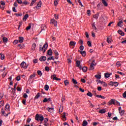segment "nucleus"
Segmentation results:
<instances>
[{
    "instance_id": "f257e3e1",
    "label": "nucleus",
    "mask_w": 126,
    "mask_h": 126,
    "mask_svg": "<svg viewBox=\"0 0 126 126\" xmlns=\"http://www.w3.org/2000/svg\"><path fill=\"white\" fill-rule=\"evenodd\" d=\"M48 43H45L43 46L42 47V46H40L39 48L40 52H42L43 53H45L46 51H47V49H48Z\"/></svg>"
},
{
    "instance_id": "f03ea898",
    "label": "nucleus",
    "mask_w": 126,
    "mask_h": 126,
    "mask_svg": "<svg viewBox=\"0 0 126 126\" xmlns=\"http://www.w3.org/2000/svg\"><path fill=\"white\" fill-rule=\"evenodd\" d=\"M35 120L36 121H38V122H39V120L40 121V122H43L44 121V116L37 114L35 115Z\"/></svg>"
},
{
    "instance_id": "7ed1b4c3",
    "label": "nucleus",
    "mask_w": 126,
    "mask_h": 126,
    "mask_svg": "<svg viewBox=\"0 0 126 126\" xmlns=\"http://www.w3.org/2000/svg\"><path fill=\"white\" fill-rule=\"evenodd\" d=\"M20 66L21 68H24V69H26V68L28 67V65H27V64H26V63H25V62H23L21 63Z\"/></svg>"
},
{
    "instance_id": "20e7f679",
    "label": "nucleus",
    "mask_w": 126,
    "mask_h": 126,
    "mask_svg": "<svg viewBox=\"0 0 126 126\" xmlns=\"http://www.w3.org/2000/svg\"><path fill=\"white\" fill-rule=\"evenodd\" d=\"M1 112L3 115V116H4V117H7L8 116V115H9V114H10V112H7V113H6V111H4V110H3V109H2L1 110Z\"/></svg>"
},
{
    "instance_id": "39448f33",
    "label": "nucleus",
    "mask_w": 126,
    "mask_h": 126,
    "mask_svg": "<svg viewBox=\"0 0 126 126\" xmlns=\"http://www.w3.org/2000/svg\"><path fill=\"white\" fill-rule=\"evenodd\" d=\"M10 106H9V104H6L5 106V112H9Z\"/></svg>"
},
{
    "instance_id": "423d86ee",
    "label": "nucleus",
    "mask_w": 126,
    "mask_h": 126,
    "mask_svg": "<svg viewBox=\"0 0 126 126\" xmlns=\"http://www.w3.org/2000/svg\"><path fill=\"white\" fill-rule=\"evenodd\" d=\"M41 6H42V1H39L37 3V6L36 7H34L33 8H37V9H39L40 7H41Z\"/></svg>"
},
{
    "instance_id": "0eeeda50",
    "label": "nucleus",
    "mask_w": 126,
    "mask_h": 126,
    "mask_svg": "<svg viewBox=\"0 0 126 126\" xmlns=\"http://www.w3.org/2000/svg\"><path fill=\"white\" fill-rule=\"evenodd\" d=\"M96 65V63H92L91 64V65L90 66V70H93V69H94V66H95Z\"/></svg>"
},
{
    "instance_id": "6e6552de",
    "label": "nucleus",
    "mask_w": 126,
    "mask_h": 126,
    "mask_svg": "<svg viewBox=\"0 0 126 126\" xmlns=\"http://www.w3.org/2000/svg\"><path fill=\"white\" fill-rule=\"evenodd\" d=\"M51 23L54 25V26L57 27L58 26V22L55 20V19H53L51 20Z\"/></svg>"
},
{
    "instance_id": "1a4fd4ad",
    "label": "nucleus",
    "mask_w": 126,
    "mask_h": 126,
    "mask_svg": "<svg viewBox=\"0 0 126 126\" xmlns=\"http://www.w3.org/2000/svg\"><path fill=\"white\" fill-rule=\"evenodd\" d=\"M116 101L117 100H115L114 99H112L109 101V105H113V104L114 105H116Z\"/></svg>"
},
{
    "instance_id": "9d476101",
    "label": "nucleus",
    "mask_w": 126,
    "mask_h": 126,
    "mask_svg": "<svg viewBox=\"0 0 126 126\" xmlns=\"http://www.w3.org/2000/svg\"><path fill=\"white\" fill-rule=\"evenodd\" d=\"M1 37L2 38V40L4 43H7L8 39L5 37H3V34H2Z\"/></svg>"
},
{
    "instance_id": "9b49d317",
    "label": "nucleus",
    "mask_w": 126,
    "mask_h": 126,
    "mask_svg": "<svg viewBox=\"0 0 126 126\" xmlns=\"http://www.w3.org/2000/svg\"><path fill=\"white\" fill-rule=\"evenodd\" d=\"M111 75H112V73H105L104 74V77L105 78H109V77H110V76H111Z\"/></svg>"
},
{
    "instance_id": "f8f14e48",
    "label": "nucleus",
    "mask_w": 126,
    "mask_h": 126,
    "mask_svg": "<svg viewBox=\"0 0 126 126\" xmlns=\"http://www.w3.org/2000/svg\"><path fill=\"white\" fill-rule=\"evenodd\" d=\"M50 101H51V97H49L48 98H45L43 100V103H47V102H50Z\"/></svg>"
},
{
    "instance_id": "ddd939ff",
    "label": "nucleus",
    "mask_w": 126,
    "mask_h": 126,
    "mask_svg": "<svg viewBox=\"0 0 126 126\" xmlns=\"http://www.w3.org/2000/svg\"><path fill=\"white\" fill-rule=\"evenodd\" d=\"M46 60H47V57H45V56H42L41 57L40 59L39 60L41 62H45V61H46Z\"/></svg>"
},
{
    "instance_id": "4468645a",
    "label": "nucleus",
    "mask_w": 126,
    "mask_h": 126,
    "mask_svg": "<svg viewBox=\"0 0 126 126\" xmlns=\"http://www.w3.org/2000/svg\"><path fill=\"white\" fill-rule=\"evenodd\" d=\"M24 40V38L23 37H19V43H23V41Z\"/></svg>"
},
{
    "instance_id": "2eb2a0df",
    "label": "nucleus",
    "mask_w": 126,
    "mask_h": 126,
    "mask_svg": "<svg viewBox=\"0 0 126 126\" xmlns=\"http://www.w3.org/2000/svg\"><path fill=\"white\" fill-rule=\"evenodd\" d=\"M28 17H29V15H28V14H26L23 18V21H26V20H27V18H28Z\"/></svg>"
},
{
    "instance_id": "dca6fc26",
    "label": "nucleus",
    "mask_w": 126,
    "mask_h": 126,
    "mask_svg": "<svg viewBox=\"0 0 126 126\" xmlns=\"http://www.w3.org/2000/svg\"><path fill=\"white\" fill-rule=\"evenodd\" d=\"M123 23H124L123 22V21H119L118 24V26H119V27H123V26H124V25H123Z\"/></svg>"
},
{
    "instance_id": "f3484780",
    "label": "nucleus",
    "mask_w": 126,
    "mask_h": 126,
    "mask_svg": "<svg viewBox=\"0 0 126 126\" xmlns=\"http://www.w3.org/2000/svg\"><path fill=\"white\" fill-rule=\"evenodd\" d=\"M70 46H74L76 45V42L75 41H70L69 43Z\"/></svg>"
},
{
    "instance_id": "a211bd4d",
    "label": "nucleus",
    "mask_w": 126,
    "mask_h": 126,
    "mask_svg": "<svg viewBox=\"0 0 126 126\" xmlns=\"http://www.w3.org/2000/svg\"><path fill=\"white\" fill-rule=\"evenodd\" d=\"M102 2L104 6H108V3L106 1V0H102Z\"/></svg>"
},
{
    "instance_id": "6ab92c4d",
    "label": "nucleus",
    "mask_w": 126,
    "mask_h": 126,
    "mask_svg": "<svg viewBox=\"0 0 126 126\" xmlns=\"http://www.w3.org/2000/svg\"><path fill=\"white\" fill-rule=\"evenodd\" d=\"M47 110L48 111V112H50V113H53V112H54V108L48 107L47 108Z\"/></svg>"
},
{
    "instance_id": "aec40b11",
    "label": "nucleus",
    "mask_w": 126,
    "mask_h": 126,
    "mask_svg": "<svg viewBox=\"0 0 126 126\" xmlns=\"http://www.w3.org/2000/svg\"><path fill=\"white\" fill-rule=\"evenodd\" d=\"M122 65V62L118 61L116 63V66L117 67H120Z\"/></svg>"
},
{
    "instance_id": "412c9836",
    "label": "nucleus",
    "mask_w": 126,
    "mask_h": 126,
    "mask_svg": "<svg viewBox=\"0 0 126 126\" xmlns=\"http://www.w3.org/2000/svg\"><path fill=\"white\" fill-rule=\"evenodd\" d=\"M118 32L121 36H125V33L122 30H119Z\"/></svg>"
},
{
    "instance_id": "4be33fe9",
    "label": "nucleus",
    "mask_w": 126,
    "mask_h": 126,
    "mask_svg": "<svg viewBox=\"0 0 126 126\" xmlns=\"http://www.w3.org/2000/svg\"><path fill=\"white\" fill-rule=\"evenodd\" d=\"M88 125V122L86 120H84L82 124V126H87Z\"/></svg>"
},
{
    "instance_id": "5701e85b",
    "label": "nucleus",
    "mask_w": 126,
    "mask_h": 126,
    "mask_svg": "<svg viewBox=\"0 0 126 126\" xmlns=\"http://www.w3.org/2000/svg\"><path fill=\"white\" fill-rule=\"evenodd\" d=\"M63 111V106H60V107L59 108V114H62Z\"/></svg>"
},
{
    "instance_id": "b1692460",
    "label": "nucleus",
    "mask_w": 126,
    "mask_h": 126,
    "mask_svg": "<svg viewBox=\"0 0 126 126\" xmlns=\"http://www.w3.org/2000/svg\"><path fill=\"white\" fill-rule=\"evenodd\" d=\"M41 31H44V30H46V29H47V27H46V26L42 25L41 27Z\"/></svg>"
},
{
    "instance_id": "393cba45",
    "label": "nucleus",
    "mask_w": 126,
    "mask_h": 126,
    "mask_svg": "<svg viewBox=\"0 0 126 126\" xmlns=\"http://www.w3.org/2000/svg\"><path fill=\"white\" fill-rule=\"evenodd\" d=\"M80 54H82V56L83 57H85L86 56V52H85V51H80Z\"/></svg>"
},
{
    "instance_id": "a878e982",
    "label": "nucleus",
    "mask_w": 126,
    "mask_h": 126,
    "mask_svg": "<svg viewBox=\"0 0 126 126\" xmlns=\"http://www.w3.org/2000/svg\"><path fill=\"white\" fill-rule=\"evenodd\" d=\"M107 42L108 44H111L112 43V38H111V37H107Z\"/></svg>"
},
{
    "instance_id": "bb28decb",
    "label": "nucleus",
    "mask_w": 126,
    "mask_h": 126,
    "mask_svg": "<svg viewBox=\"0 0 126 126\" xmlns=\"http://www.w3.org/2000/svg\"><path fill=\"white\" fill-rule=\"evenodd\" d=\"M35 49H36V44L33 43V44H32V51H35Z\"/></svg>"
},
{
    "instance_id": "cd10ccee",
    "label": "nucleus",
    "mask_w": 126,
    "mask_h": 126,
    "mask_svg": "<svg viewBox=\"0 0 126 126\" xmlns=\"http://www.w3.org/2000/svg\"><path fill=\"white\" fill-rule=\"evenodd\" d=\"M3 105H4V100L0 101V108H1V107L3 106Z\"/></svg>"
},
{
    "instance_id": "c85d7f7f",
    "label": "nucleus",
    "mask_w": 126,
    "mask_h": 126,
    "mask_svg": "<svg viewBox=\"0 0 126 126\" xmlns=\"http://www.w3.org/2000/svg\"><path fill=\"white\" fill-rule=\"evenodd\" d=\"M48 54L49 56H53V51H52V49H50L49 50H48Z\"/></svg>"
},
{
    "instance_id": "c756f323",
    "label": "nucleus",
    "mask_w": 126,
    "mask_h": 126,
    "mask_svg": "<svg viewBox=\"0 0 126 126\" xmlns=\"http://www.w3.org/2000/svg\"><path fill=\"white\" fill-rule=\"evenodd\" d=\"M119 113L121 116H123V115H124V114L125 113V110L119 109Z\"/></svg>"
},
{
    "instance_id": "7c9ffc66",
    "label": "nucleus",
    "mask_w": 126,
    "mask_h": 126,
    "mask_svg": "<svg viewBox=\"0 0 126 126\" xmlns=\"http://www.w3.org/2000/svg\"><path fill=\"white\" fill-rule=\"evenodd\" d=\"M118 83L117 82H110L109 83V85H111V86H114V84H117Z\"/></svg>"
},
{
    "instance_id": "2f4dec72",
    "label": "nucleus",
    "mask_w": 126,
    "mask_h": 126,
    "mask_svg": "<svg viewBox=\"0 0 126 126\" xmlns=\"http://www.w3.org/2000/svg\"><path fill=\"white\" fill-rule=\"evenodd\" d=\"M100 114H105L106 113V109H101L99 110Z\"/></svg>"
},
{
    "instance_id": "473e14b6",
    "label": "nucleus",
    "mask_w": 126,
    "mask_h": 126,
    "mask_svg": "<svg viewBox=\"0 0 126 126\" xmlns=\"http://www.w3.org/2000/svg\"><path fill=\"white\" fill-rule=\"evenodd\" d=\"M97 98H101V99H106V97L102 96L101 95H96Z\"/></svg>"
},
{
    "instance_id": "72a5a7b5",
    "label": "nucleus",
    "mask_w": 126,
    "mask_h": 126,
    "mask_svg": "<svg viewBox=\"0 0 126 126\" xmlns=\"http://www.w3.org/2000/svg\"><path fill=\"white\" fill-rule=\"evenodd\" d=\"M64 83L65 86H67V85H68L69 84V82L68 81V80H66L64 81Z\"/></svg>"
},
{
    "instance_id": "f704fd0d",
    "label": "nucleus",
    "mask_w": 126,
    "mask_h": 126,
    "mask_svg": "<svg viewBox=\"0 0 126 126\" xmlns=\"http://www.w3.org/2000/svg\"><path fill=\"white\" fill-rule=\"evenodd\" d=\"M53 60V61H55V58H54V57H49L47 59V62H49V61H51V60Z\"/></svg>"
},
{
    "instance_id": "c9c22d12",
    "label": "nucleus",
    "mask_w": 126,
    "mask_h": 126,
    "mask_svg": "<svg viewBox=\"0 0 126 126\" xmlns=\"http://www.w3.org/2000/svg\"><path fill=\"white\" fill-rule=\"evenodd\" d=\"M87 67L86 66H84L82 68V70L83 71V72H86L87 71Z\"/></svg>"
},
{
    "instance_id": "e433bc0d",
    "label": "nucleus",
    "mask_w": 126,
    "mask_h": 126,
    "mask_svg": "<svg viewBox=\"0 0 126 126\" xmlns=\"http://www.w3.org/2000/svg\"><path fill=\"white\" fill-rule=\"evenodd\" d=\"M40 97V93H38L34 97V99H39V97Z\"/></svg>"
},
{
    "instance_id": "4c0bfd02",
    "label": "nucleus",
    "mask_w": 126,
    "mask_h": 126,
    "mask_svg": "<svg viewBox=\"0 0 126 126\" xmlns=\"http://www.w3.org/2000/svg\"><path fill=\"white\" fill-rule=\"evenodd\" d=\"M76 66L78 67H79L80 65V61H76Z\"/></svg>"
},
{
    "instance_id": "58836bf2",
    "label": "nucleus",
    "mask_w": 126,
    "mask_h": 126,
    "mask_svg": "<svg viewBox=\"0 0 126 126\" xmlns=\"http://www.w3.org/2000/svg\"><path fill=\"white\" fill-rule=\"evenodd\" d=\"M36 1L37 0H32L30 5L31 6H33V4H34V3H35V2H36Z\"/></svg>"
},
{
    "instance_id": "ea45409f",
    "label": "nucleus",
    "mask_w": 126,
    "mask_h": 126,
    "mask_svg": "<svg viewBox=\"0 0 126 126\" xmlns=\"http://www.w3.org/2000/svg\"><path fill=\"white\" fill-rule=\"evenodd\" d=\"M50 88V87H49V86L48 85H46L44 87V89L45 90H46V91H48V90H49V89Z\"/></svg>"
},
{
    "instance_id": "a19ab883",
    "label": "nucleus",
    "mask_w": 126,
    "mask_h": 126,
    "mask_svg": "<svg viewBox=\"0 0 126 126\" xmlns=\"http://www.w3.org/2000/svg\"><path fill=\"white\" fill-rule=\"evenodd\" d=\"M31 24H29V26H28L27 28H26V30L28 31V30H30V29H31Z\"/></svg>"
},
{
    "instance_id": "79ce46f5",
    "label": "nucleus",
    "mask_w": 126,
    "mask_h": 126,
    "mask_svg": "<svg viewBox=\"0 0 126 126\" xmlns=\"http://www.w3.org/2000/svg\"><path fill=\"white\" fill-rule=\"evenodd\" d=\"M87 96H89V97H92V96H93V94H92V93H90V92H89L87 94Z\"/></svg>"
},
{
    "instance_id": "37998d69",
    "label": "nucleus",
    "mask_w": 126,
    "mask_h": 126,
    "mask_svg": "<svg viewBox=\"0 0 126 126\" xmlns=\"http://www.w3.org/2000/svg\"><path fill=\"white\" fill-rule=\"evenodd\" d=\"M98 17H99V14H96L94 16V19H98Z\"/></svg>"
},
{
    "instance_id": "c03bdc74",
    "label": "nucleus",
    "mask_w": 126,
    "mask_h": 126,
    "mask_svg": "<svg viewBox=\"0 0 126 126\" xmlns=\"http://www.w3.org/2000/svg\"><path fill=\"white\" fill-rule=\"evenodd\" d=\"M95 77L97 78V79H101V75H95Z\"/></svg>"
},
{
    "instance_id": "a18cd8bd",
    "label": "nucleus",
    "mask_w": 126,
    "mask_h": 126,
    "mask_svg": "<svg viewBox=\"0 0 126 126\" xmlns=\"http://www.w3.org/2000/svg\"><path fill=\"white\" fill-rule=\"evenodd\" d=\"M37 73H38V75H39L40 76H42L43 75V73H42V71H41L40 70L37 71Z\"/></svg>"
},
{
    "instance_id": "49530a36",
    "label": "nucleus",
    "mask_w": 126,
    "mask_h": 126,
    "mask_svg": "<svg viewBox=\"0 0 126 126\" xmlns=\"http://www.w3.org/2000/svg\"><path fill=\"white\" fill-rule=\"evenodd\" d=\"M58 3H59V0H55L54 1V5L57 6V5H58Z\"/></svg>"
},
{
    "instance_id": "de8ad7c7",
    "label": "nucleus",
    "mask_w": 126,
    "mask_h": 126,
    "mask_svg": "<svg viewBox=\"0 0 126 126\" xmlns=\"http://www.w3.org/2000/svg\"><path fill=\"white\" fill-rule=\"evenodd\" d=\"M0 59L2 60H3L5 58L4 55H3V54H1V55H0Z\"/></svg>"
},
{
    "instance_id": "09e8293b",
    "label": "nucleus",
    "mask_w": 126,
    "mask_h": 126,
    "mask_svg": "<svg viewBox=\"0 0 126 126\" xmlns=\"http://www.w3.org/2000/svg\"><path fill=\"white\" fill-rule=\"evenodd\" d=\"M72 82H73V83L74 84H77V81H76V80L74 79H72Z\"/></svg>"
},
{
    "instance_id": "8fccbe9b",
    "label": "nucleus",
    "mask_w": 126,
    "mask_h": 126,
    "mask_svg": "<svg viewBox=\"0 0 126 126\" xmlns=\"http://www.w3.org/2000/svg\"><path fill=\"white\" fill-rule=\"evenodd\" d=\"M79 49L80 51H83V50H84V46H83V45H81L79 47Z\"/></svg>"
},
{
    "instance_id": "3c124183",
    "label": "nucleus",
    "mask_w": 126,
    "mask_h": 126,
    "mask_svg": "<svg viewBox=\"0 0 126 126\" xmlns=\"http://www.w3.org/2000/svg\"><path fill=\"white\" fill-rule=\"evenodd\" d=\"M57 78V75L56 74H53V75L51 76V78H53V80H54L55 78Z\"/></svg>"
},
{
    "instance_id": "603ef678",
    "label": "nucleus",
    "mask_w": 126,
    "mask_h": 126,
    "mask_svg": "<svg viewBox=\"0 0 126 126\" xmlns=\"http://www.w3.org/2000/svg\"><path fill=\"white\" fill-rule=\"evenodd\" d=\"M18 43H19L18 40H15L13 42L14 45H16V44H17Z\"/></svg>"
},
{
    "instance_id": "864d4df0",
    "label": "nucleus",
    "mask_w": 126,
    "mask_h": 126,
    "mask_svg": "<svg viewBox=\"0 0 126 126\" xmlns=\"http://www.w3.org/2000/svg\"><path fill=\"white\" fill-rule=\"evenodd\" d=\"M21 79V77L20 76H18L16 78V80H17V81H19V80H20Z\"/></svg>"
},
{
    "instance_id": "5fc2aeb1",
    "label": "nucleus",
    "mask_w": 126,
    "mask_h": 126,
    "mask_svg": "<svg viewBox=\"0 0 126 126\" xmlns=\"http://www.w3.org/2000/svg\"><path fill=\"white\" fill-rule=\"evenodd\" d=\"M79 43L81 45H83V40H82V39H80L79 41Z\"/></svg>"
},
{
    "instance_id": "6e6d98bb",
    "label": "nucleus",
    "mask_w": 126,
    "mask_h": 126,
    "mask_svg": "<svg viewBox=\"0 0 126 126\" xmlns=\"http://www.w3.org/2000/svg\"><path fill=\"white\" fill-rule=\"evenodd\" d=\"M87 44L89 47H91L92 46V44H91V42L90 41H88Z\"/></svg>"
},
{
    "instance_id": "4d7b16f0",
    "label": "nucleus",
    "mask_w": 126,
    "mask_h": 126,
    "mask_svg": "<svg viewBox=\"0 0 126 126\" xmlns=\"http://www.w3.org/2000/svg\"><path fill=\"white\" fill-rule=\"evenodd\" d=\"M35 76H36V75L35 74L32 75L30 76V78L32 79V78H34V77H35Z\"/></svg>"
},
{
    "instance_id": "13d9d810",
    "label": "nucleus",
    "mask_w": 126,
    "mask_h": 126,
    "mask_svg": "<svg viewBox=\"0 0 126 126\" xmlns=\"http://www.w3.org/2000/svg\"><path fill=\"white\" fill-rule=\"evenodd\" d=\"M45 70H46V71H50V68L48 66H46L45 67Z\"/></svg>"
},
{
    "instance_id": "bf43d9fd",
    "label": "nucleus",
    "mask_w": 126,
    "mask_h": 126,
    "mask_svg": "<svg viewBox=\"0 0 126 126\" xmlns=\"http://www.w3.org/2000/svg\"><path fill=\"white\" fill-rule=\"evenodd\" d=\"M23 97H24V98H28V95H27V94H23Z\"/></svg>"
},
{
    "instance_id": "052dcab7",
    "label": "nucleus",
    "mask_w": 126,
    "mask_h": 126,
    "mask_svg": "<svg viewBox=\"0 0 126 126\" xmlns=\"http://www.w3.org/2000/svg\"><path fill=\"white\" fill-rule=\"evenodd\" d=\"M0 4H1V5H3V6L5 5V3L3 1H1Z\"/></svg>"
},
{
    "instance_id": "680f3d73",
    "label": "nucleus",
    "mask_w": 126,
    "mask_h": 126,
    "mask_svg": "<svg viewBox=\"0 0 126 126\" xmlns=\"http://www.w3.org/2000/svg\"><path fill=\"white\" fill-rule=\"evenodd\" d=\"M93 29H94V30H96V29H97V28H96V26H95V24H93Z\"/></svg>"
},
{
    "instance_id": "e2e57ef3",
    "label": "nucleus",
    "mask_w": 126,
    "mask_h": 126,
    "mask_svg": "<svg viewBox=\"0 0 126 126\" xmlns=\"http://www.w3.org/2000/svg\"><path fill=\"white\" fill-rule=\"evenodd\" d=\"M33 62L34 63H38V60L34 59L33 60Z\"/></svg>"
},
{
    "instance_id": "0e129e2a",
    "label": "nucleus",
    "mask_w": 126,
    "mask_h": 126,
    "mask_svg": "<svg viewBox=\"0 0 126 126\" xmlns=\"http://www.w3.org/2000/svg\"><path fill=\"white\" fill-rule=\"evenodd\" d=\"M17 1L18 3H20V4H21V3H22V1L21 0H17Z\"/></svg>"
},
{
    "instance_id": "69168bd1",
    "label": "nucleus",
    "mask_w": 126,
    "mask_h": 126,
    "mask_svg": "<svg viewBox=\"0 0 126 126\" xmlns=\"http://www.w3.org/2000/svg\"><path fill=\"white\" fill-rule=\"evenodd\" d=\"M93 124L94 126H96L98 125V122H94Z\"/></svg>"
},
{
    "instance_id": "338daca9",
    "label": "nucleus",
    "mask_w": 126,
    "mask_h": 126,
    "mask_svg": "<svg viewBox=\"0 0 126 126\" xmlns=\"http://www.w3.org/2000/svg\"><path fill=\"white\" fill-rule=\"evenodd\" d=\"M123 97L126 98V91L123 94Z\"/></svg>"
},
{
    "instance_id": "774afa93",
    "label": "nucleus",
    "mask_w": 126,
    "mask_h": 126,
    "mask_svg": "<svg viewBox=\"0 0 126 126\" xmlns=\"http://www.w3.org/2000/svg\"><path fill=\"white\" fill-rule=\"evenodd\" d=\"M16 16H22V13H20V14H16Z\"/></svg>"
}]
</instances>
